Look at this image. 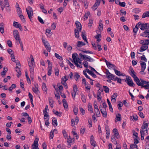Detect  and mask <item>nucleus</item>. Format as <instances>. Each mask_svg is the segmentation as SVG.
Listing matches in <instances>:
<instances>
[{
    "instance_id": "nucleus-1",
    "label": "nucleus",
    "mask_w": 149,
    "mask_h": 149,
    "mask_svg": "<svg viewBox=\"0 0 149 149\" xmlns=\"http://www.w3.org/2000/svg\"><path fill=\"white\" fill-rule=\"evenodd\" d=\"M78 55L77 53H73L72 55V57L73 59V62L75 65L78 68H82V63L81 60L79 57H78Z\"/></svg>"
},
{
    "instance_id": "nucleus-2",
    "label": "nucleus",
    "mask_w": 149,
    "mask_h": 149,
    "mask_svg": "<svg viewBox=\"0 0 149 149\" xmlns=\"http://www.w3.org/2000/svg\"><path fill=\"white\" fill-rule=\"evenodd\" d=\"M140 43L142 45L139 50L140 52H142L146 50L148 48V45L149 44V40H142L140 41Z\"/></svg>"
},
{
    "instance_id": "nucleus-3",
    "label": "nucleus",
    "mask_w": 149,
    "mask_h": 149,
    "mask_svg": "<svg viewBox=\"0 0 149 149\" xmlns=\"http://www.w3.org/2000/svg\"><path fill=\"white\" fill-rule=\"evenodd\" d=\"M137 84L139 86L142 87H144L146 89H149V82L146 81L142 79H140Z\"/></svg>"
},
{
    "instance_id": "nucleus-4",
    "label": "nucleus",
    "mask_w": 149,
    "mask_h": 149,
    "mask_svg": "<svg viewBox=\"0 0 149 149\" xmlns=\"http://www.w3.org/2000/svg\"><path fill=\"white\" fill-rule=\"evenodd\" d=\"M130 75L133 77L134 81L136 82V84H138V83L139 82H140V80L136 76V73L133 69L131 67L130 68Z\"/></svg>"
},
{
    "instance_id": "nucleus-5",
    "label": "nucleus",
    "mask_w": 149,
    "mask_h": 149,
    "mask_svg": "<svg viewBox=\"0 0 149 149\" xmlns=\"http://www.w3.org/2000/svg\"><path fill=\"white\" fill-rule=\"evenodd\" d=\"M138 25L140 29L142 30L149 29V24L139 22Z\"/></svg>"
},
{
    "instance_id": "nucleus-6",
    "label": "nucleus",
    "mask_w": 149,
    "mask_h": 149,
    "mask_svg": "<svg viewBox=\"0 0 149 149\" xmlns=\"http://www.w3.org/2000/svg\"><path fill=\"white\" fill-rule=\"evenodd\" d=\"M125 81L127 85L130 86L134 87L135 84L134 83L131 77L129 76H127L125 79Z\"/></svg>"
},
{
    "instance_id": "nucleus-7",
    "label": "nucleus",
    "mask_w": 149,
    "mask_h": 149,
    "mask_svg": "<svg viewBox=\"0 0 149 149\" xmlns=\"http://www.w3.org/2000/svg\"><path fill=\"white\" fill-rule=\"evenodd\" d=\"M26 11L27 12L29 19L31 20L33 15V13L32 8L30 6H29L26 8Z\"/></svg>"
},
{
    "instance_id": "nucleus-8",
    "label": "nucleus",
    "mask_w": 149,
    "mask_h": 149,
    "mask_svg": "<svg viewBox=\"0 0 149 149\" xmlns=\"http://www.w3.org/2000/svg\"><path fill=\"white\" fill-rule=\"evenodd\" d=\"M47 62L48 63V65L47 75L49 76H50L51 75V72H52V63L50 62V61L49 60H47Z\"/></svg>"
},
{
    "instance_id": "nucleus-9",
    "label": "nucleus",
    "mask_w": 149,
    "mask_h": 149,
    "mask_svg": "<svg viewBox=\"0 0 149 149\" xmlns=\"http://www.w3.org/2000/svg\"><path fill=\"white\" fill-rule=\"evenodd\" d=\"M106 74L107 78L109 79L113 80H115V76L110 73L108 70L107 71Z\"/></svg>"
},
{
    "instance_id": "nucleus-10",
    "label": "nucleus",
    "mask_w": 149,
    "mask_h": 149,
    "mask_svg": "<svg viewBox=\"0 0 149 149\" xmlns=\"http://www.w3.org/2000/svg\"><path fill=\"white\" fill-rule=\"evenodd\" d=\"M13 34L15 39L17 41H18L19 42L21 41V40L19 35L18 32L17 30H15L13 31Z\"/></svg>"
},
{
    "instance_id": "nucleus-11",
    "label": "nucleus",
    "mask_w": 149,
    "mask_h": 149,
    "mask_svg": "<svg viewBox=\"0 0 149 149\" xmlns=\"http://www.w3.org/2000/svg\"><path fill=\"white\" fill-rule=\"evenodd\" d=\"M39 139L36 138L34 141L33 144L32 146V149H39L38 141Z\"/></svg>"
},
{
    "instance_id": "nucleus-12",
    "label": "nucleus",
    "mask_w": 149,
    "mask_h": 149,
    "mask_svg": "<svg viewBox=\"0 0 149 149\" xmlns=\"http://www.w3.org/2000/svg\"><path fill=\"white\" fill-rule=\"evenodd\" d=\"M140 63L141 67V71L140 72V73L141 74V72H144L146 67V64L145 62L142 61H140Z\"/></svg>"
},
{
    "instance_id": "nucleus-13",
    "label": "nucleus",
    "mask_w": 149,
    "mask_h": 149,
    "mask_svg": "<svg viewBox=\"0 0 149 149\" xmlns=\"http://www.w3.org/2000/svg\"><path fill=\"white\" fill-rule=\"evenodd\" d=\"M105 61L107 67L109 69L112 68L113 69L116 67V66L114 64H111L108 61L106 60L105 59Z\"/></svg>"
},
{
    "instance_id": "nucleus-14",
    "label": "nucleus",
    "mask_w": 149,
    "mask_h": 149,
    "mask_svg": "<svg viewBox=\"0 0 149 149\" xmlns=\"http://www.w3.org/2000/svg\"><path fill=\"white\" fill-rule=\"evenodd\" d=\"M76 29H78V31H81L82 29V26L80 23L78 21H76L75 22Z\"/></svg>"
},
{
    "instance_id": "nucleus-15",
    "label": "nucleus",
    "mask_w": 149,
    "mask_h": 149,
    "mask_svg": "<svg viewBox=\"0 0 149 149\" xmlns=\"http://www.w3.org/2000/svg\"><path fill=\"white\" fill-rule=\"evenodd\" d=\"M100 1L99 0H96L95 3L94 4L92 8L93 10H95L97 9L100 5Z\"/></svg>"
},
{
    "instance_id": "nucleus-16",
    "label": "nucleus",
    "mask_w": 149,
    "mask_h": 149,
    "mask_svg": "<svg viewBox=\"0 0 149 149\" xmlns=\"http://www.w3.org/2000/svg\"><path fill=\"white\" fill-rule=\"evenodd\" d=\"M106 132V138L107 139H108L109 138V135L110 132L109 128L107 125H106L105 126Z\"/></svg>"
},
{
    "instance_id": "nucleus-17",
    "label": "nucleus",
    "mask_w": 149,
    "mask_h": 149,
    "mask_svg": "<svg viewBox=\"0 0 149 149\" xmlns=\"http://www.w3.org/2000/svg\"><path fill=\"white\" fill-rule=\"evenodd\" d=\"M13 26L15 27L19 28L20 30L22 29L21 25L17 22L14 21L13 24Z\"/></svg>"
},
{
    "instance_id": "nucleus-18",
    "label": "nucleus",
    "mask_w": 149,
    "mask_h": 149,
    "mask_svg": "<svg viewBox=\"0 0 149 149\" xmlns=\"http://www.w3.org/2000/svg\"><path fill=\"white\" fill-rule=\"evenodd\" d=\"M100 109L102 114L104 118H106L107 117V113L106 111V109H101V108L100 107Z\"/></svg>"
},
{
    "instance_id": "nucleus-19",
    "label": "nucleus",
    "mask_w": 149,
    "mask_h": 149,
    "mask_svg": "<svg viewBox=\"0 0 149 149\" xmlns=\"http://www.w3.org/2000/svg\"><path fill=\"white\" fill-rule=\"evenodd\" d=\"M146 31L142 33L141 36L143 37L149 38V29H147Z\"/></svg>"
},
{
    "instance_id": "nucleus-20",
    "label": "nucleus",
    "mask_w": 149,
    "mask_h": 149,
    "mask_svg": "<svg viewBox=\"0 0 149 149\" xmlns=\"http://www.w3.org/2000/svg\"><path fill=\"white\" fill-rule=\"evenodd\" d=\"M34 86L35 87L32 88V90L35 93H37L38 92V85L37 84H36Z\"/></svg>"
},
{
    "instance_id": "nucleus-21",
    "label": "nucleus",
    "mask_w": 149,
    "mask_h": 149,
    "mask_svg": "<svg viewBox=\"0 0 149 149\" xmlns=\"http://www.w3.org/2000/svg\"><path fill=\"white\" fill-rule=\"evenodd\" d=\"M72 123V126H73L75 125V123H76L77 124L78 123L79 121V118L77 116L76 117L75 120H74V119H72L71 120Z\"/></svg>"
},
{
    "instance_id": "nucleus-22",
    "label": "nucleus",
    "mask_w": 149,
    "mask_h": 149,
    "mask_svg": "<svg viewBox=\"0 0 149 149\" xmlns=\"http://www.w3.org/2000/svg\"><path fill=\"white\" fill-rule=\"evenodd\" d=\"M113 131L114 134V136L116 137V138H118L119 136L117 130L115 128L113 129Z\"/></svg>"
},
{
    "instance_id": "nucleus-23",
    "label": "nucleus",
    "mask_w": 149,
    "mask_h": 149,
    "mask_svg": "<svg viewBox=\"0 0 149 149\" xmlns=\"http://www.w3.org/2000/svg\"><path fill=\"white\" fill-rule=\"evenodd\" d=\"M15 70L18 73V74H17V77H19L21 74V72L19 68V67H15Z\"/></svg>"
},
{
    "instance_id": "nucleus-24",
    "label": "nucleus",
    "mask_w": 149,
    "mask_h": 149,
    "mask_svg": "<svg viewBox=\"0 0 149 149\" xmlns=\"http://www.w3.org/2000/svg\"><path fill=\"white\" fill-rule=\"evenodd\" d=\"M86 70L87 72L92 76L94 78L96 77V76L92 71H91L87 68L86 69Z\"/></svg>"
},
{
    "instance_id": "nucleus-25",
    "label": "nucleus",
    "mask_w": 149,
    "mask_h": 149,
    "mask_svg": "<svg viewBox=\"0 0 149 149\" xmlns=\"http://www.w3.org/2000/svg\"><path fill=\"white\" fill-rule=\"evenodd\" d=\"M86 45L85 43L84 42L80 41H78L77 44V46L78 47H80Z\"/></svg>"
},
{
    "instance_id": "nucleus-26",
    "label": "nucleus",
    "mask_w": 149,
    "mask_h": 149,
    "mask_svg": "<svg viewBox=\"0 0 149 149\" xmlns=\"http://www.w3.org/2000/svg\"><path fill=\"white\" fill-rule=\"evenodd\" d=\"M88 110L91 113H93V109L92 107L91 104L89 103H88Z\"/></svg>"
},
{
    "instance_id": "nucleus-27",
    "label": "nucleus",
    "mask_w": 149,
    "mask_h": 149,
    "mask_svg": "<svg viewBox=\"0 0 149 149\" xmlns=\"http://www.w3.org/2000/svg\"><path fill=\"white\" fill-rule=\"evenodd\" d=\"M30 57L31 59V63H29V67H33L34 63V58L32 55H31Z\"/></svg>"
},
{
    "instance_id": "nucleus-28",
    "label": "nucleus",
    "mask_w": 149,
    "mask_h": 149,
    "mask_svg": "<svg viewBox=\"0 0 149 149\" xmlns=\"http://www.w3.org/2000/svg\"><path fill=\"white\" fill-rule=\"evenodd\" d=\"M121 116L120 114L118 113L116 115V117L115 119V121L116 122L117 121H120L121 120Z\"/></svg>"
},
{
    "instance_id": "nucleus-29",
    "label": "nucleus",
    "mask_w": 149,
    "mask_h": 149,
    "mask_svg": "<svg viewBox=\"0 0 149 149\" xmlns=\"http://www.w3.org/2000/svg\"><path fill=\"white\" fill-rule=\"evenodd\" d=\"M101 34H98L97 35L95 36V38L97 40V42H99L101 40Z\"/></svg>"
},
{
    "instance_id": "nucleus-30",
    "label": "nucleus",
    "mask_w": 149,
    "mask_h": 149,
    "mask_svg": "<svg viewBox=\"0 0 149 149\" xmlns=\"http://www.w3.org/2000/svg\"><path fill=\"white\" fill-rule=\"evenodd\" d=\"M74 36L75 38H78L79 37V32H80L78 29H74Z\"/></svg>"
},
{
    "instance_id": "nucleus-31",
    "label": "nucleus",
    "mask_w": 149,
    "mask_h": 149,
    "mask_svg": "<svg viewBox=\"0 0 149 149\" xmlns=\"http://www.w3.org/2000/svg\"><path fill=\"white\" fill-rule=\"evenodd\" d=\"M49 101L50 106L52 108H53L54 107V101L52 97H49Z\"/></svg>"
},
{
    "instance_id": "nucleus-32",
    "label": "nucleus",
    "mask_w": 149,
    "mask_h": 149,
    "mask_svg": "<svg viewBox=\"0 0 149 149\" xmlns=\"http://www.w3.org/2000/svg\"><path fill=\"white\" fill-rule=\"evenodd\" d=\"M3 26V23H2L0 24V31L2 33H3L4 32Z\"/></svg>"
},
{
    "instance_id": "nucleus-33",
    "label": "nucleus",
    "mask_w": 149,
    "mask_h": 149,
    "mask_svg": "<svg viewBox=\"0 0 149 149\" xmlns=\"http://www.w3.org/2000/svg\"><path fill=\"white\" fill-rule=\"evenodd\" d=\"M113 70L115 72V74L118 76H123L124 75L123 74H122L121 73V72L116 70L115 68H114L113 69Z\"/></svg>"
},
{
    "instance_id": "nucleus-34",
    "label": "nucleus",
    "mask_w": 149,
    "mask_h": 149,
    "mask_svg": "<svg viewBox=\"0 0 149 149\" xmlns=\"http://www.w3.org/2000/svg\"><path fill=\"white\" fill-rule=\"evenodd\" d=\"M147 17H149V10L144 13L142 15V18H145Z\"/></svg>"
},
{
    "instance_id": "nucleus-35",
    "label": "nucleus",
    "mask_w": 149,
    "mask_h": 149,
    "mask_svg": "<svg viewBox=\"0 0 149 149\" xmlns=\"http://www.w3.org/2000/svg\"><path fill=\"white\" fill-rule=\"evenodd\" d=\"M52 124L54 126H56L57 125V121L56 118H54L52 120Z\"/></svg>"
},
{
    "instance_id": "nucleus-36",
    "label": "nucleus",
    "mask_w": 149,
    "mask_h": 149,
    "mask_svg": "<svg viewBox=\"0 0 149 149\" xmlns=\"http://www.w3.org/2000/svg\"><path fill=\"white\" fill-rule=\"evenodd\" d=\"M148 124L147 123H143L142 126L141 127V129H146L148 128Z\"/></svg>"
},
{
    "instance_id": "nucleus-37",
    "label": "nucleus",
    "mask_w": 149,
    "mask_h": 149,
    "mask_svg": "<svg viewBox=\"0 0 149 149\" xmlns=\"http://www.w3.org/2000/svg\"><path fill=\"white\" fill-rule=\"evenodd\" d=\"M17 10L18 15L22 14L21 9L19 7V4H18V7H17Z\"/></svg>"
},
{
    "instance_id": "nucleus-38",
    "label": "nucleus",
    "mask_w": 149,
    "mask_h": 149,
    "mask_svg": "<svg viewBox=\"0 0 149 149\" xmlns=\"http://www.w3.org/2000/svg\"><path fill=\"white\" fill-rule=\"evenodd\" d=\"M42 89L43 91H45L46 93L47 92V89L45 84L44 83H42Z\"/></svg>"
},
{
    "instance_id": "nucleus-39",
    "label": "nucleus",
    "mask_w": 149,
    "mask_h": 149,
    "mask_svg": "<svg viewBox=\"0 0 149 149\" xmlns=\"http://www.w3.org/2000/svg\"><path fill=\"white\" fill-rule=\"evenodd\" d=\"M103 88L104 91L106 93H109V89L108 87L106 86H103Z\"/></svg>"
},
{
    "instance_id": "nucleus-40",
    "label": "nucleus",
    "mask_w": 149,
    "mask_h": 149,
    "mask_svg": "<svg viewBox=\"0 0 149 149\" xmlns=\"http://www.w3.org/2000/svg\"><path fill=\"white\" fill-rule=\"evenodd\" d=\"M79 56L80 58L82 60L85 59V58L86 57V55H84L80 53L79 54Z\"/></svg>"
},
{
    "instance_id": "nucleus-41",
    "label": "nucleus",
    "mask_w": 149,
    "mask_h": 149,
    "mask_svg": "<svg viewBox=\"0 0 149 149\" xmlns=\"http://www.w3.org/2000/svg\"><path fill=\"white\" fill-rule=\"evenodd\" d=\"M138 24L135 26V27L133 29V31L136 34L137 31H138L139 28L138 27Z\"/></svg>"
},
{
    "instance_id": "nucleus-42",
    "label": "nucleus",
    "mask_w": 149,
    "mask_h": 149,
    "mask_svg": "<svg viewBox=\"0 0 149 149\" xmlns=\"http://www.w3.org/2000/svg\"><path fill=\"white\" fill-rule=\"evenodd\" d=\"M88 61L91 62L93 61V59L90 56L86 55V57L85 58Z\"/></svg>"
},
{
    "instance_id": "nucleus-43",
    "label": "nucleus",
    "mask_w": 149,
    "mask_h": 149,
    "mask_svg": "<svg viewBox=\"0 0 149 149\" xmlns=\"http://www.w3.org/2000/svg\"><path fill=\"white\" fill-rule=\"evenodd\" d=\"M103 28V24L102 23H99L98 29L100 32L102 31Z\"/></svg>"
},
{
    "instance_id": "nucleus-44",
    "label": "nucleus",
    "mask_w": 149,
    "mask_h": 149,
    "mask_svg": "<svg viewBox=\"0 0 149 149\" xmlns=\"http://www.w3.org/2000/svg\"><path fill=\"white\" fill-rule=\"evenodd\" d=\"M53 112L56 115L58 116L59 117H61V112H59L58 111L53 110Z\"/></svg>"
},
{
    "instance_id": "nucleus-45",
    "label": "nucleus",
    "mask_w": 149,
    "mask_h": 149,
    "mask_svg": "<svg viewBox=\"0 0 149 149\" xmlns=\"http://www.w3.org/2000/svg\"><path fill=\"white\" fill-rule=\"evenodd\" d=\"M95 112L97 117H99L100 116V113L99 109H95Z\"/></svg>"
},
{
    "instance_id": "nucleus-46",
    "label": "nucleus",
    "mask_w": 149,
    "mask_h": 149,
    "mask_svg": "<svg viewBox=\"0 0 149 149\" xmlns=\"http://www.w3.org/2000/svg\"><path fill=\"white\" fill-rule=\"evenodd\" d=\"M16 86L15 84H13L11 85V86L10 87L8 90L10 91H11L13 89L15 88Z\"/></svg>"
},
{
    "instance_id": "nucleus-47",
    "label": "nucleus",
    "mask_w": 149,
    "mask_h": 149,
    "mask_svg": "<svg viewBox=\"0 0 149 149\" xmlns=\"http://www.w3.org/2000/svg\"><path fill=\"white\" fill-rule=\"evenodd\" d=\"M86 97L85 95H81V99L83 102L85 103L86 102Z\"/></svg>"
},
{
    "instance_id": "nucleus-48",
    "label": "nucleus",
    "mask_w": 149,
    "mask_h": 149,
    "mask_svg": "<svg viewBox=\"0 0 149 149\" xmlns=\"http://www.w3.org/2000/svg\"><path fill=\"white\" fill-rule=\"evenodd\" d=\"M90 142L91 145L93 146V147L96 146V142L94 140L90 141Z\"/></svg>"
},
{
    "instance_id": "nucleus-49",
    "label": "nucleus",
    "mask_w": 149,
    "mask_h": 149,
    "mask_svg": "<svg viewBox=\"0 0 149 149\" xmlns=\"http://www.w3.org/2000/svg\"><path fill=\"white\" fill-rule=\"evenodd\" d=\"M141 131H143V133L144 134H146V135H147L148 134V129H141V130L140 132Z\"/></svg>"
},
{
    "instance_id": "nucleus-50",
    "label": "nucleus",
    "mask_w": 149,
    "mask_h": 149,
    "mask_svg": "<svg viewBox=\"0 0 149 149\" xmlns=\"http://www.w3.org/2000/svg\"><path fill=\"white\" fill-rule=\"evenodd\" d=\"M137 145L135 143L132 144L130 145V149H134L136 147H137Z\"/></svg>"
},
{
    "instance_id": "nucleus-51",
    "label": "nucleus",
    "mask_w": 149,
    "mask_h": 149,
    "mask_svg": "<svg viewBox=\"0 0 149 149\" xmlns=\"http://www.w3.org/2000/svg\"><path fill=\"white\" fill-rule=\"evenodd\" d=\"M133 134L135 136L136 138H139L138 136V134L137 132H136L135 131H133Z\"/></svg>"
},
{
    "instance_id": "nucleus-52",
    "label": "nucleus",
    "mask_w": 149,
    "mask_h": 149,
    "mask_svg": "<svg viewBox=\"0 0 149 149\" xmlns=\"http://www.w3.org/2000/svg\"><path fill=\"white\" fill-rule=\"evenodd\" d=\"M19 17L21 19L22 21L23 22H25V20L24 19V16L22 15V14H21L20 15H19Z\"/></svg>"
},
{
    "instance_id": "nucleus-53",
    "label": "nucleus",
    "mask_w": 149,
    "mask_h": 149,
    "mask_svg": "<svg viewBox=\"0 0 149 149\" xmlns=\"http://www.w3.org/2000/svg\"><path fill=\"white\" fill-rule=\"evenodd\" d=\"M48 109V106L46 105V106L45 108V109L43 111V114L45 115V116L47 115V113L48 112H47V110Z\"/></svg>"
},
{
    "instance_id": "nucleus-54",
    "label": "nucleus",
    "mask_w": 149,
    "mask_h": 149,
    "mask_svg": "<svg viewBox=\"0 0 149 149\" xmlns=\"http://www.w3.org/2000/svg\"><path fill=\"white\" fill-rule=\"evenodd\" d=\"M93 19H92L89 20V23L88 24V26H90V27L92 26V24L93 22Z\"/></svg>"
},
{
    "instance_id": "nucleus-55",
    "label": "nucleus",
    "mask_w": 149,
    "mask_h": 149,
    "mask_svg": "<svg viewBox=\"0 0 149 149\" xmlns=\"http://www.w3.org/2000/svg\"><path fill=\"white\" fill-rule=\"evenodd\" d=\"M80 77V75L77 73H75V75H74V77L76 81H77Z\"/></svg>"
},
{
    "instance_id": "nucleus-56",
    "label": "nucleus",
    "mask_w": 149,
    "mask_h": 149,
    "mask_svg": "<svg viewBox=\"0 0 149 149\" xmlns=\"http://www.w3.org/2000/svg\"><path fill=\"white\" fill-rule=\"evenodd\" d=\"M90 15V12L88 11L87 13H86L85 14L84 17V19L85 20V19H87L88 17Z\"/></svg>"
},
{
    "instance_id": "nucleus-57",
    "label": "nucleus",
    "mask_w": 149,
    "mask_h": 149,
    "mask_svg": "<svg viewBox=\"0 0 149 149\" xmlns=\"http://www.w3.org/2000/svg\"><path fill=\"white\" fill-rule=\"evenodd\" d=\"M11 56V60L13 62H15V56L13 53H11V54H10Z\"/></svg>"
},
{
    "instance_id": "nucleus-58",
    "label": "nucleus",
    "mask_w": 149,
    "mask_h": 149,
    "mask_svg": "<svg viewBox=\"0 0 149 149\" xmlns=\"http://www.w3.org/2000/svg\"><path fill=\"white\" fill-rule=\"evenodd\" d=\"M123 106V104L121 102L118 103V107L119 110H121L122 109L121 108Z\"/></svg>"
},
{
    "instance_id": "nucleus-59",
    "label": "nucleus",
    "mask_w": 149,
    "mask_h": 149,
    "mask_svg": "<svg viewBox=\"0 0 149 149\" xmlns=\"http://www.w3.org/2000/svg\"><path fill=\"white\" fill-rule=\"evenodd\" d=\"M45 47L48 52H50L51 50V48L49 44L48 45H47V46H45Z\"/></svg>"
},
{
    "instance_id": "nucleus-60",
    "label": "nucleus",
    "mask_w": 149,
    "mask_h": 149,
    "mask_svg": "<svg viewBox=\"0 0 149 149\" xmlns=\"http://www.w3.org/2000/svg\"><path fill=\"white\" fill-rule=\"evenodd\" d=\"M66 139H67V142L70 145V143H72V139L70 138V136H69Z\"/></svg>"
},
{
    "instance_id": "nucleus-61",
    "label": "nucleus",
    "mask_w": 149,
    "mask_h": 149,
    "mask_svg": "<svg viewBox=\"0 0 149 149\" xmlns=\"http://www.w3.org/2000/svg\"><path fill=\"white\" fill-rule=\"evenodd\" d=\"M42 40L43 43L45 46L49 44L48 41H46L44 39H42Z\"/></svg>"
},
{
    "instance_id": "nucleus-62",
    "label": "nucleus",
    "mask_w": 149,
    "mask_h": 149,
    "mask_svg": "<svg viewBox=\"0 0 149 149\" xmlns=\"http://www.w3.org/2000/svg\"><path fill=\"white\" fill-rule=\"evenodd\" d=\"M135 2L138 4H142L143 3V0H134Z\"/></svg>"
},
{
    "instance_id": "nucleus-63",
    "label": "nucleus",
    "mask_w": 149,
    "mask_h": 149,
    "mask_svg": "<svg viewBox=\"0 0 149 149\" xmlns=\"http://www.w3.org/2000/svg\"><path fill=\"white\" fill-rule=\"evenodd\" d=\"M7 43L8 46L10 47H12V44L11 41L10 40H8L7 41Z\"/></svg>"
},
{
    "instance_id": "nucleus-64",
    "label": "nucleus",
    "mask_w": 149,
    "mask_h": 149,
    "mask_svg": "<svg viewBox=\"0 0 149 149\" xmlns=\"http://www.w3.org/2000/svg\"><path fill=\"white\" fill-rule=\"evenodd\" d=\"M117 95H118L116 93H114L111 97V99H116V98L117 97Z\"/></svg>"
}]
</instances>
